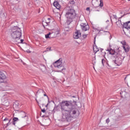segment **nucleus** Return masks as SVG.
<instances>
[{
    "label": "nucleus",
    "instance_id": "nucleus-18",
    "mask_svg": "<svg viewBox=\"0 0 130 130\" xmlns=\"http://www.w3.org/2000/svg\"><path fill=\"white\" fill-rule=\"evenodd\" d=\"M101 3L100 4H98V6H94L95 8H98V7H101V8H102V7H103V2H101V0H100Z\"/></svg>",
    "mask_w": 130,
    "mask_h": 130
},
{
    "label": "nucleus",
    "instance_id": "nucleus-29",
    "mask_svg": "<svg viewBox=\"0 0 130 130\" xmlns=\"http://www.w3.org/2000/svg\"><path fill=\"white\" fill-rule=\"evenodd\" d=\"M109 121H110L109 118L107 119L106 120V122L107 123H108V122H109Z\"/></svg>",
    "mask_w": 130,
    "mask_h": 130
},
{
    "label": "nucleus",
    "instance_id": "nucleus-35",
    "mask_svg": "<svg viewBox=\"0 0 130 130\" xmlns=\"http://www.w3.org/2000/svg\"><path fill=\"white\" fill-rule=\"evenodd\" d=\"M44 96H46L47 98L48 99V96H47L46 94L45 93Z\"/></svg>",
    "mask_w": 130,
    "mask_h": 130
},
{
    "label": "nucleus",
    "instance_id": "nucleus-17",
    "mask_svg": "<svg viewBox=\"0 0 130 130\" xmlns=\"http://www.w3.org/2000/svg\"><path fill=\"white\" fill-rule=\"evenodd\" d=\"M4 121H8L7 125H9V124H10L11 119H9L8 118H6L4 119Z\"/></svg>",
    "mask_w": 130,
    "mask_h": 130
},
{
    "label": "nucleus",
    "instance_id": "nucleus-25",
    "mask_svg": "<svg viewBox=\"0 0 130 130\" xmlns=\"http://www.w3.org/2000/svg\"><path fill=\"white\" fill-rule=\"evenodd\" d=\"M102 63L103 66H104V63H105V60L104 59H102Z\"/></svg>",
    "mask_w": 130,
    "mask_h": 130
},
{
    "label": "nucleus",
    "instance_id": "nucleus-32",
    "mask_svg": "<svg viewBox=\"0 0 130 130\" xmlns=\"http://www.w3.org/2000/svg\"><path fill=\"white\" fill-rule=\"evenodd\" d=\"M86 11H90V8L87 7V8H86Z\"/></svg>",
    "mask_w": 130,
    "mask_h": 130
},
{
    "label": "nucleus",
    "instance_id": "nucleus-39",
    "mask_svg": "<svg viewBox=\"0 0 130 130\" xmlns=\"http://www.w3.org/2000/svg\"><path fill=\"white\" fill-rule=\"evenodd\" d=\"M106 64L109 66V64H108V62H106Z\"/></svg>",
    "mask_w": 130,
    "mask_h": 130
},
{
    "label": "nucleus",
    "instance_id": "nucleus-4",
    "mask_svg": "<svg viewBox=\"0 0 130 130\" xmlns=\"http://www.w3.org/2000/svg\"><path fill=\"white\" fill-rule=\"evenodd\" d=\"M42 25L44 29H46V30H51V29L54 28V27L55 26V22L54 21H53L52 22H51L50 21H49L48 22L43 21Z\"/></svg>",
    "mask_w": 130,
    "mask_h": 130
},
{
    "label": "nucleus",
    "instance_id": "nucleus-11",
    "mask_svg": "<svg viewBox=\"0 0 130 130\" xmlns=\"http://www.w3.org/2000/svg\"><path fill=\"white\" fill-rule=\"evenodd\" d=\"M6 78V75H5L4 73L0 72V84L1 83H5Z\"/></svg>",
    "mask_w": 130,
    "mask_h": 130
},
{
    "label": "nucleus",
    "instance_id": "nucleus-7",
    "mask_svg": "<svg viewBox=\"0 0 130 130\" xmlns=\"http://www.w3.org/2000/svg\"><path fill=\"white\" fill-rule=\"evenodd\" d=\"M107 51H108L110 54L113 55L114 57H115L116 56H119V53H120V51L118 49L115 51L112 49H107Z\"/></svg>",
    "mask_w": 130,
    "mask_h": 130
},
{
    "label": "nucleus",
    "instance_id": "nucleus-22",
    "mask_svg": "<svg viewBox=\"0 0 130 130\" xmlns=\"http://www.w3.org/2000/svg\"><path fill=\"white\" fill-rule=\"evenodd\" d=\"M43 92H44V91H43V90L40 89L38 90V91L37 92L36 95H37V94H38V93H43Z\"/></svg>",
    "mask_w": 130,
    "mask_h": 130
},
{
    "label": "nucleus",
    "instance_id": "nucleus-43",
    "mask_svg": "<svg viewBox=\"0 0 130 130\" xmlns=\"http://www.w3.org/2000/svg\"><path fill=\"white\" fill-rule=\"evenodd\" d=\"M102 50H103V49H101V51L102 52Z\"/></svg>",
    "mask_w": 130,
    "mask_h": 130
},
{
    "label": "nucleus",
    "instance_id": "nucleus-13",
    "mask_svg": "<svg viewBox=\"0 0 130 130\" xmlns=\"http://www.w3.org/2000/svg\"><path fill=\"white\" fill-rule=\"evenodd\" d=\"M53 6H54L57 10H59L61 8L60 5H59V3L57 1L54 2Z\"/></svg>",
    "mask_w": 130,
    "mask_h": 130
},
{
    "label": "nucleus",
    "instance_id": "nucleus-16",
    "mask_svg": "<svg viewBox=\"0 0 130 130\" xmlns=\"http://www.w3.org/2000/svg\"><path fill=\"white\" fill-rule=\"evenodd\" d=\"M19 120V119L17 117H14L13 119V124L14 125H16V121H18Z\"/></svg>",
    "mask_w": 130,
    "mask_h": 130
},
{
    "label": "nucleus",
    "instance_id": "nucleus-44",
    "mask_svg": "<svg viewBox=\"0 0 130 130\" xmlns=\"http://www.w3.org/2000/svg\"><path fill=\"white\" fill-rule=\"evenodd\" d=\"M94 40H95V39H94ZM94 43H95V40H94Z\"/></svg>",
    "mask_w": 130,
    "mask_h": 130
},
{
    "label": "nucleus",
    "instance_id": "nucleus-33",
    "mask_svg": "<svg viewBox=\"0 0 130 130\" xmlns=\"http://www.w3.org/2000/svg\"><path fill=\"white\" fill-rule=\"evenodd\" d=\"M113 17H114V19H117V18L116 15H113Z\"/></svg>",
    "mask_w": 130,
    "mask_h": 130
},
{
    "label": "nucleus",
    "instance_id": "nucleus-20",
    "mask_svg": "<svg viewBox=\"0 0 130 130\" xmlns=\"http://www.w3.org/2000/svg\"><path fill=\"white\" fill-rule=\"evenodd\" d=\"M43 11H44V8L41 7L39 10L38 13H43Z\"/></svg>",
    "mask_w": 130,
    "mask_h": 130
},
{
    "label": "nucleus",
    "instance_id": "nucleus-37",
    "mask_svg": "<svg viewBox=\"0 0 130 130\" xmlns=\"http://www.w3.org/2000/svg\"><path fill=\"white\" fill-rule=\"evenodd\" d=\"M36 101L37 102L38 104H39V102L36 99Z\"/></svg>",
    "mask_w": 130,
    "mask_h": 130
},
{
    "label": "nucleus",
    "instance_id": "nucleus-2",
    "mask_svg": "<svg viewBox=\"0 0 130 130\" xmlns=\"http://www.w3.org/2000/svg\"><path fill=\"white\" fill-rule=\"evenodd\" d=\"M11 31V37L14 39L15 42L19 43L18 41H20L22 37V30L18 26H14L12 28Z\"/></svg>",
    "mask_w": 130,
    "mask_h": 130
},
{
    "label": "nucleus",
    "instance_id": "nucleus-41",
    "mask_svg": "<svg viewBox=\"0 0 130 130\" xmlns=\"http://www.w3.org/2000/svg\"><path fill=\"white\" fill-rule=\"evenodd\" d=\"M72 97H73V98H76L75 96H73Z\"/></svg>",
    "mask_w": 130,
    "mask_h": 130
},
{
    "label": "nucleus",
    "instance_id": "nucleus-28",
    "mask_svg": "<svg viewBox=\"0 0 130 130\" xmlns=\"http://www.w3.org/2000/svg\"><path fill=\"white\" fill-rule=\"evenodd\" d=\"M41 111L43 112V113H45L46 111H45V109H41Z\"/></svg>",
    "mask_w": 130,
    "mask_h": 130
},
{
    "label": "nucleus",
    "instance_id": "nucleus-27",
    "mask_svg": "<svg viewBox=\"0 0 130 130\" xmlns=\"http://www.w3.org/2000/svg\"><path fill=\"white\" fill-rule=\"evenodd\" d=\"M57 108H58V106H55L54 108V110H57Z\"/></svg>",
    "mask_w": 130,
    "mask_h": 130
},
{
    "label": "nucleus",
    "instance_id": "nucleus-42",
    "mask_svg": "<svg viewBox=\"0 0 130 130\" xmlns=\"http://www.w3.org/2000/svg\"><path fill=\"white\" fill-rule=\"evenodd\" d=\"M47 106H48V104H47V105H46V107H47Z\"/></svg>",
    "mask_w": 130,
    "mask_h": 130
},
{
    "label": "nucleus",
    "instance_id": "nucleus-30",
    "mask_svg": "<svg viewBox=\"0 0 130 130\" xmlns=\"http://www.w3.org/2000/svg\"><path fill=\"white\" fill-rule=\"evenodd\" d=\"M83 38H87V35H83Z\"/></svg>",
    "mask_w": 130,
    "mask_h": 130
},
{
    "label": "nucleus",
    "instance_id": "nucleus-9",
    "mask_svg": "<svg viewBox=\"0 0 130 130\" xmlns=\"http://www.w3.org/2000/svg\"><path fill=\"white\" fill-rule=\"evenodd\" d=\"M80 26L83 31H88L90 29V26L88 25L87 23H81Z\"/></svg>",
    "mask_w": 130,
    "mask_h": 130
},
{
    "label": "nucleus",
    "instance_id": "nucleus-34",
    "mask_svg": "<svg viewBox=\"0 0 130 130\" xmlns=\"http://www.w3.org/2000/svg\"><path fill=\"white\" fill-rule=\"evenodd\" d=\"M26 51H27V52H28L29 53H31V51H30V50H27Z\"/></svg>",
    "mask_w": 130,
    "mask_h": 130
},
{
    "label": "nucleus",
    "instance_id": "nucleus-1",
    "mask_svg": "<svg viewBox=\"0 0 130 130\" xmlns=\"http://www.w3.org/2000/svg\"><path fill=\"white\" fill-rule=\"evenodd\" d=\"M62 120L71 122L77 115V108L72 101H63L60 103Z\"/></svg>",
    "mask_w": 130,
    "mask_h": 130
},
{
    "label": "nucleus",
    "instance_id": "nucleus-6",
    "mask_svg": "<svg viewBox=\"0 0 130 130\" xmlns=\"http://www.w3.org/2000/svg\"><path fill=\"white\" fill-rule=\"evenodd\" d=\"M115 57L116 59L113 60V62L116 64V66H120L122 63V60L124 59V57L120 55V53H119V55L116 56Z\"/></svg>",
    "mask_w": 130,
    "mask_h": 130
},
{
    "label": "nucleus",
    "instance_id": "nucleus-12",
    "mask_svg": "<svg viewBox=\"0 0 130 130\" xmlns=\"http://www.w3.org/2000/svg\"><path fill=\"white\" fill-rule=\"evenodd\" d=\"M74 39H79L81 37V32L80 30H77L73 35Z\"/></svg>",
    "mask_w": 130,
    "mask_h": 130
},
{
    "label": "nucleus",
    "instance_id": "nucleus-31",
    "mask_svg": "<svg viewBox=\"0 0 130 130\" xmlns=\"http://www.w3.org/2000/svg\"><path fill=\"white\" fill-rule=\"evenodd\" d=\"M48 50L50 51V50H51V48H47V50L48 51Z\"/></svg>",
    "mask_w": 130,
    "mask_h": 130
},
{
    "label": "nucleus",
    "instance_id": "nucleus-45",
    "mask_svg": "<svg viewBox=\"0 0 130 130\" xmlns=\"http://www.w3.org/2000/svg\"><path fill=\"white\" fill-rule=\"evenodd\" d=\"M128 1H129L130 0H128Z\"/></svg>",
    "mask_w": 130,
    "mask_h": 130
},
{
    "label": "nucleus",
    "instance_id": "nucleus-10",
    "mask_svg": "<svg viewBox=\"0 0 130 130\" xmlns=\"http://www.w3.org/2000/svg\"><path fill=\"white\" fill-rule=\"evenodd\" d=\"M123 45V48L125 52H128L129 51V46L126 44V42L125 41H123L122 43Z\"/></svg>",
    "mask_w": 130,
    "mask_h": 130
},
{
    "label": "nucleus",
    "instance_id": "nucleus-24",
    "mask_svg": "<svg viewBox=\"0 0 130 130\" xmlns=\"http://www.w3.org/2000/svg\"><path fill=\"white\" fill-rule=\"evenodd\" d=\"M70 4H71V5H75V1L74 0L70 1Z\"/></svg>",
    "mask_w": 130,
    "mask_h": 130
},
{
    "label": "nucleus",
    "instance_id": "nucleus-23",
    "mask_svg": "<svg viewBox=\"0 0 130 130\" xmlns=\"http://www.w3.org/2000/svg\"><path fill=\"white\" fill-rule=\"evenodd\" d=\"M17 41L19 42V43H23V42H24V40L23 39H21L20 40L19 39V41L17 40Z\"/></svg>",
    "mask_w": 130,
    "mask_h": 130
},
{
    "label": "nucleus",
    "instance_id": "nucleus-21",
    "mask_svg": "<svg viewBox=\"0 0 130 130\" xmlns=\"http://www.w3.org/2000/svg\"><path fill=\"white\" fill-rule=\"evenodd\" d=\"M93 51L95 52H98V51H99V49L97 48V46L93 47Z\"/></svg>",
    "mask_w": 130,
    "mask_h": 130
},
{
    "label": "nucleus",
    "instance_id": "nucleus-3",
    "mask_svg": "<svg viewBox=\"0 0 130 130\" xmlns=\"http://www.w3.org/2000/svg\"><path fill=\"white\" fill-rule=\"evenodd\" d=\"M65 17L67 18V23L68 25H70L74 19H76L77 17V14L76 11L73 9H71L68 10V12H66Z\"/></svg>",
    "mask_w": 130,
    "mask_h": 130
},
{
    "label": "nucleus",
    "instance_id": "nucleus-15",
    "mask_svg": "<svg viewBox=\"0 0 130 130\" xmlns=\"http://www.w3.org/2000/svg\"><path fill=\"white\" fill-rule=\"evenodd\" d=\"M40 69L41 70L42 72H45L46 71V67L45 66L42 65L40 67Z\"/></svg>",
    "mask_w": 130,
    "mask_h": 130
},
{
    "label": "nucleus",
    "instance_id": "nucleus-19",
    "mask_svg": "<svg viewBox=\"0 0 130 130\" xmlns=\"http://www.w3.org/2000/svg\"><path fill=\"white\" fill-rule=\"evenodd\" d=\"M123 27L125 28V29H128V24L127 22H125L123 24Z\"/></svg>",
    "mask_w": 130,
    "mask_h": 130
},
{
    "label": "nucleus",
    "instance_id": "nucleus-14",
    "mask_svg": "<svg viewBox=\"0 0 130 130\" xmlns=\"http://www.w3.org/2000/svg\"><path fill=\"white\" fill-rule=\"evenodd\" d=\"M20 115L22 118H23V117H25L26 119H28V116H27V115H26V113H25V112H21Z\"/></svg>",
    "mask_w": 130,
    "mask_h": 130
},
{
    "label": "nucleus",
    "instance_id": "nucleus-5",
    "mask_svg": "<svg viewBox=\"0 0 130 130\" xmlns=\"http://www.w3.org/2000/svg\"><path fill=\"white\" fill-rule=\"evenodd\" d=\"M61 59L60 58L53 63L54 67L57 68L58 71L59 72H62L64 70L66 71V69L62 66V61H61Z\"/></svg>",
    "mask_w": 130,
    "mask_h": 130
},
{
    "label": "nucleus",
    "instance_id": "nucleus-38",
    "mask_svg": "<svg viewBox=\"0 0 130 130\" xmlns=\"http://www.w3.org/2000/svg\"><path fill=\"white\" fill-rule=\"evenodd\" d=\"M6 103H7L8 105H9L10 104V103L8 102H6Z\"/></svg>",
    "mask_w": 130,
    "mask_h": 130
},
{
    "label": "nucleus",
    "instance_id": "nucleus-40",
    "mask_svg": "<svg viewBox=\"0 0 130 130\" xmlns=\"http://www.w3.org/2000/svg\"><path fill=\"white\" fill-rule=\"evenodd\" d=\"M48 20L49 21H50V18H48Z\"/></svg>",
    "mask_w": 130,
    "mask_h": 130
},
{
    "label": "nucleus",
    "instance_id": "nucleus-26",
    "mask_svg": "<svg viewBox=\"0 0 130 130\" xmlns=\"http://www.w3.org/2000/svg\"><path fill=\"white\" fill-rule=\"evenodd\" d=\"M127 23L128 24L127 25H128V30L129 29H130V21L127 22Z\"/></svg>",
    "mask_w": 130,
    "mask_h": 130
},
{
    "label": "nucleus",
    "instance_id": "nucleus-8",
    "mask_svg": "<svg viewBox=\"0 0 130 130\" xmlns=\"http://www.w3.org/2000/svg\"><path fill=\"white\" fill-rule=\"evenodd\" d=\"M58 31H52L49 32L48 34L45 35V38L47 39L48 38H55L58 34Z\"/></svg>",
    "mask_w": 130,
    "mask_h": 130
},
{
    "label": "nucleus",
    "instance_id": "nucleus-36",
    "mask_svg": "<svg viewBox=\"0 0 130 130\" xmlns=\"http://www.w3.org/2000/svg\"><path fill=\"white\" fill-rule=\"evenodd\" d=\"M121 23V21L120 20H118L116 24H117V23Z\"/></svg>",
    "mask_w": 130,
    "mask_h": 130
}]
</instances>
